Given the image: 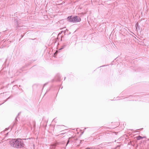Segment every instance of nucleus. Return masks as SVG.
I'll return each instance as SVG.
<instances>
[{
  "mask_svg": "<svg viewBox=\"0 0 149 149\" xmlns=\"http://www.w3.org/2000/svg\"><path fill=\"white\" fill-rule=\"evenodd\" d=\"M11 146L16 148H22L24 145L23 141L21 139H12L9 141Z\"/></svg>",
  "mask_w": 149,
  "mask_h": 149,
  "instance_id": "nucleus-1",
  "label": "nucleus"
},
{
  "mask_svg": "<svg viewBox=\"0 0 149 149\" xmlns=\"http://www.w3.org/2000/svg\"><path fill=\"white\" fill-rule=\"evenodd\" d=\"M81 21V18L77 16H74L73 23H77Z\"/></svg>",
  "mask_w": 149,
  "mask_h": 149,
  "instance_id": "nucleus-2",
  "label": "nucleus"
},
{
  "mask_svg": "<svg viewBox=\"0 0 149 149\" xmlns=\"http://www.w3.org/2000/svg\"><path fill=\"white\" fill-rule=\"evenodd\" d=\"M61 143V142L56 141L55 143L52 144L51 146V148L53 149H55L56 146L57 145H60Z\"/></svg>",
  "mask_w": 149,
  "mask_h": 149,
  "instance_id": "nucleus-3",
  "label": "nucleus"
},
{
  "mask_svg": "<svg viewBox=\"0 0 149 149\" xmlns=\"http://www.w3.org/2000/svg\"><path fill=\"white\" fill-rule=\"evenodd\" d=\"M70 43V42L69 41H65L63 43V45L62 47L59 49V50H61L64 48L67 45H68Z\"/></svg>",
  "mask_w": 149,
  "mask_h": 149,
  "instance_id": "nucleus-4",
  "label": "nucleus"
},
{
  "mask_svg": "<svg viewBox=\"0 0 149 149\" xmlns=\"http://www.w3.org/2000/svg\"><path fill=\"white\" fill-rule=\"evenodd\" d=\"M74 16L73 15L70 16L68 17L67 19L70 22H73Z\"/></svg>",
  "mask_w": 149,
  "mask_h": 149,
  "instance_id": "nucleus-5",
  "label": "nucleus"
},
{
  "mask_svg": "<svg viewBox=\"0 0 149 149\" xmlns=\"http://www.w3.org/2000/svg\"><path fill=\"white\" fill-rule=\"evenodd\" d=\"M133 97V96L132 95H131L129 97L125 98L124 99H125V100L131 101L132 100V98Z\"/></svg>",
  "mask_w": 149,
  "mask_h": 149,
  "instance_id": "nucleus-6",
  "label": "nucleus"
},
{
  "mask_svg": "<svg viewBox=\"0 0 149 149\" xmlns=\"http://www.w3.org/2000/svg\"><path fill=\"white\" fill-rule=\"evenodd\" d=\"M144 137H142L141 136H139L136 137V139L137 140H139L141 139H142L143 138H144Z\"/></svg>",
  "mask_w": 149,
  "mask_h": 149,
  "instance_id": "nucleus-7",
  "label": "nucleus"
},
{
  "mask_svg": "<svg viewBox=\"0 0 149 149\" xmlns=\"http://www.w3.org/2000/svg\"><path fill=\"white\" fill-rule=\"evenodd\" d=\"M68 31V30H67V29H66V30H65V31H61V33H64L65 35L66 34V31Z\"/></svg>",
  "mask_w": 149,
  "mask_h": 149,
  "instance_id": "nucleus-8",
  "label": "nucleus"
},
{
  "mask_svg": "<svg viewBox=\"0 0 149 149\" xmlns=\"http://www.w3.org/2000/svg\"><path fill=\"white\" fill-rule=\"evenodd\" d=\"M135 26H136V29H137V27L139 28V27H140V26H139V24H138L137 23L136 24Z\"/></svg>",
  "mask_w": 149,
  "mask_h": 149,
  "instance_id": "nucleus-9",
  "label": "nucleus"
},
{
  "mask_svg": "<svg viewBox=\"0 0 149 149\" xmlns=\"http://www.w3.org/2000/svg\"><path fill=\"white\" fill-rule=\"evenodd\" d=\"M10 98V97H8L6 100H5L4 102H3V103H2V104H0V105L2 104H3V103H4L5 102H6Z\"/></svg>",
  "mask_w": 149,
  "mask_h": 149,
  "instance_id": "nucleus-10",
  "label": "nucleus"
},
{
  "mask_svg": "<svg viewBox=\"0 0 149 149\" xmlns=\"http://www.w3.org/2000/svg\"><path fill=\"white\" fill-rule=\"evenodd\" d=\"M20 112L19 113H18V114L17 115V116L15 118V120L16 121H17V118L18 116L19 115V114H20Z\"/></svg>",
  "mask_w": 149,
  "mask_h": 149,
  "instance_id": "nucleus-11",
  "label": "nucleus"
},
{
  "mask_svg": "<svg viewBox=\"0 0 149 149\" xmlns=\"http://www.w3.org/2000/svg\"><path fill=\"white\" fill-rule=\"evenodd\" d=\"M64 133H61V134L59 135H57V136H62L64 134Z\"/></svg>",
  "mask_w": 149,
  "mask_h": 149,
  "instance_id": "nucleus-12",
  "label": "nucleus"
},
{
  "mask_svg": "<svg viewBox=\"0 0 149 149\" xmlns=\"http://www.w3.org/2000/svg\"><path fill=\"white\" fill-rule=\"evenodd\" d=\"M47 84V83H45L43 85V88H42V89L44 87L46 86Z\"/></svg>",
  "mask_w": 149,
  "mask_h": 149,
  "instance_id": "nucleus-13",
  "label": "nucleus"
},
{
  "mask_svg": "<svg viewBox=\"0 0 149 149\" xmlns=\"http://www.w3.org/2000/svg\"><path fill=\"white\" fill-rule=\"evenodd\" d=\"M15 123H14L13 124V126H12V127H11V130H12V128H13V126H14V125H15Z\"/></svg>",
  "mask_w": 149,
  "mask_h": 149,
  "instance_id": "nucleus-14",
  "label": "nucleus"
},
{
  "mask_svg": "<svg viewBox=\"0 0 149 149\" xmlns=\"http://www.w3.org/2000/svg\"><path fill=\"white\" fill-rule=\"evenodd\" d=\"M9 127H8V128H6L5 130H9Z\"/></svg>",
  "mask_w": 149,
  "mask_h": 149,
  "instance_id": "nucleus-15",
  "label": "nucleus"
},
{
  "mask_svg": "<svg viewBox=\"0 0 149 149\" xmlns=\"http://www.w3.org/2000/svg\"><path fill=\"white\" fill-rule=\"evenodd\" d=\"M60 79H61V78H60V77H59V79H58V81H60Z\"/></svg>",
  "mask_w": 149,
  "mask_h": 149,
  "instance_id": "nucleus-16",
  "label": "nucleus"
},
{
  "mask_svg": "<svg viewBox=\"0 0 149 149\" xmlns=\"http://www.w3.org/2000/svg\"><path fill=\"white\" fill-rule=\"evenodd\" d=\"M69 140H68V142H67V145H67V144L68 143H69Z\"/></svg>",
  "mask_w": 149,
  "mask_h": 149,
  "instance_id": "nucleus-17",
  "label": "nucleus"
},
{
  "mask_svg": "<svg viewBox=\"0 0 149 149\" xmlns=\"http://www.w3.org/2000/svg\"><path fill=\"white\" fill-rule=\"evenodd\" d=\"M57 54V53L56 52L55 53H54V55L56 54Z\"/></svg>",
  "mask_w": 149,
  "mask_h": 149,
  "instance_id": "nucleus-18",
  "label": "nucleus"
},
{
  "mask_svg": "<svg viewBox=\"0 0 149 149\" xmlns=\"http://www.w3.org/2000/svg\"><path fill=\"white\" fill-rule=\"evenodd\" d=\"M21 36V38H22L23 37V36L22 35V36Z\"/></svg>",
  "mask_w": 149,
  "mask_h": 149,
  "instance_id": "nucleus-19",
  "label": "nucleus"
},
{
  "mask_svg": "<svg viewBox=\"0 0 149 149\" xmlns=\"http://www.w3.org/2000/svg\"><path fill=\"white\" fill-rule=\"evenodd\" d=\"M65 78H66V77H65V78H64V80L65 79Z\"/></svg>",
  "mask_w": 149,
  "mask_h": 149,
  "instance_id": "nucleus-20",
  "label": "nucleus"
},
{
  "mask_svg": "<svg viewBox=\"0 0 149 149\" xmlns=\"http://www.w3.org/2000/svg\"><path fill=\"white\" fill-rule=\"evenodd\" d=\"M61 126H63V127L64 126L63 125H62Z\"/></svg>",
  "mask_w": 149,
  "mask_h": 149,
  "instance_id": "nucleus-21",
  "label": "nucleus"
},
{
  "mask_svg": "<svg viewBox=\"0 0 149 149\" xmlns=\"http://www.w3.org/2000/svg\"><path fill=\"white\" fill-rule=\"evenodd\" d=\"M138 97V96H136V97Z\"/></svg>",
  "mask_w": 149,
  "mask_h": 149,
  "instance_id": "nucleus-22",
  "label": "nucleus"
},
{
  "mask_svg": "<svg viewBox=\"0 0 149 149\" xmlns=\"http://www.w3.org/2000/svg\"><path fill=\"white\" fill-rule=\"evenodd\" d=\"M84 133V132H83L82 133V134L83 133Z\"/></svg>",
  "mask_w": 149,
  "mask_h": 149,
  "instance_id": "nucleus-23",
  "label": "nucleus"
}]
</instances>
